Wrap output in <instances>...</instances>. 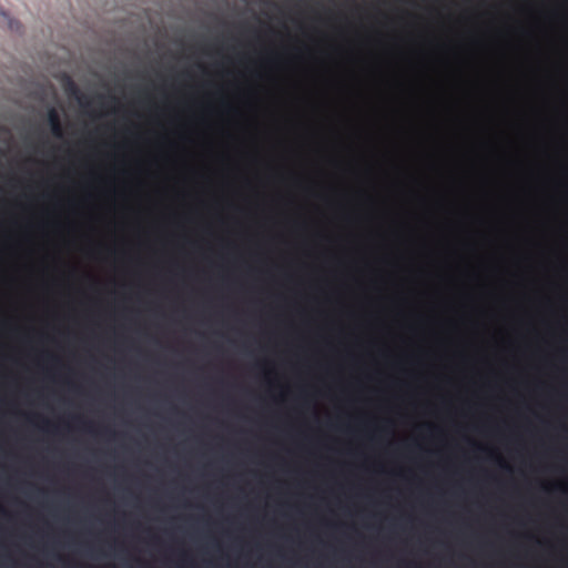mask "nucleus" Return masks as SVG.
Here are the masks:
<instances>
[{"label":"nucleus","mask_w":568,"mask_h":568,"mask_svg":"<svg viewBox=\"0 0 568 568\" xmlns=\"http://www.w3.org/2000/svg\"><path fill=\"white\" fill-rule=\"evenodd\" d=\"M9 28H10L11 30H16V31H18V30H19V23H18L17 21H10V23H9Z\"/></svg>","instance_id":"7ed1b4c3"},{"label":"nucleus","mask_w":568,"mask_h":568,"mask_svg":"<svg viewBox=\"0 0 568 568\" xmlns=\"http://www.w3.org/2000/svg\"><path fill=\"white\" fill-rule=\"evenodd\" d=\"M382 504L383 568H390V201H383Z\"/></svg>","instance_id":"f257e3e1"},{"label":"nucleus","mask_w":568,"mask_h":568,"mask_svg":"<svg viewBox=\"0 0 568 568\" xmlns=\"http://www.w3.org/2000/svg\"><path fill=\"white\" fill-rule=\"evenodd\" d=\"M392 83H393V84L395 83V80H394V79L392 80Z\"/></svg>","instance_id":"0eeeda50"},{"label":"nucleus","mask_w":568,"mask_h":568,"mask_svg":"<svg viewBox=\"0 0 568 568\" xmlns=\"http://www.w3.org/2000/svg\"><path fill=\"white\" fill-rule=\"evenodd\" d=\"M392 112H393V119L395 118V108L393 106L392 109Z\"/></svg>","instance_id":"423d86ee"},{"label":"nucleus","mask_w":568,"mask_h":568,"mask_svg":"<svg viewBox=\"0 0 568 568\" xmlns=\"http://www.w3.org/2000/svg\"><path fill=\"white\" fill-rule=\"evenodd\" d=\"M353 11H354L355 13L359 14V13L363 11V8H362V7H359V6H355V7H354V9H353Z\"/></svg>","instance_id":"20e7f679"},{"label":"nucleus","mask_w":568,"mask_h":568,"mask_svg":"<svg viewBox=\"0 0 568 568\" xmlns=\"http://www.w3.org/2000/svg\"><path fill=\"white\" fill-rule=\"evenodd\" d=\"M70 87H71V90H72V91H74V92H77V91H78L77 87H75L72 82L70 83Z\"/></svg>","instance_id":"39448f33"},{"label":"nucleus","mask_w":568,"mask_h":568,"mask_svg":"<svg viewBox=\"0 0 568 568\" xmlns=\"http://www.w3.org/2000/svg\"><path fill=\"white\" fill-rule=\"evenodd\" d=\"M48 121H49L52 134L57 138H61L63 135L62 123H61L60 114L55 109L52 108L48 111Z\"/></svg>","instance_id":"f03ea898"}]
</instances>
